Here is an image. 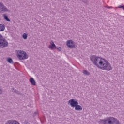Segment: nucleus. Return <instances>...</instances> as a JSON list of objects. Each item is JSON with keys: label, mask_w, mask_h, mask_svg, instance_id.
Returning a JSON list of instances; mask_svg holds the SVG:
<instances>
[{"label": "nucleus", "mask_w": 124, "mask_h": 124, "mask_svg": "<svg viewBox=\"0 0 124 124\" xmlns=\"http://www.w3.org/2000/svg\"><path fill=\"white\" fill-rule=\"evenodd\" d=\"M75 110H76V111H82L83 108L80 105L78 104L75 107Z\"/></svg>", "instance_id": "nucleus-8"}, {"label": "nucleus", "mask_w": 124, "mask_h": 124, "mask_svg": "<svg viewBox=\"0 0 124 124\" xmlns=\"http://www.w3.org/2000/svg\"><path fill=\"white\" fill-rule=\"evenodd\" d=\"M8 46V42L3 38L2 35L0 34V48H5Z\"/></svg>", "instance_id": "nucleus-3"}, {"label": "nucleus", "mask_w": 124, "mask_h": 124, "mask_svg": "<svg viewBox=\"0 0 124 124\" xmlns=\"http://www.w3.org/2000/svg\"><path fill=\"white\" fill-rule=\"evenodd\" d=\"M66 46L68 48H75V44H74L72 40H69L67 41Z\"/></svg>", "instance_id": "nucleus-5"}, {"label": "nucleus", "mask_w": 124, "mask_h": 124, "mask_svg": "<svg viewBox=\"0 0 124 124\" xmlns=\"http://www.w3.org/2000/svg\"><path fill=\"white\" fill-rule=\"evenodd\" d=\"M36 115H37V112H34V113L33 115V117H35V116H36Z\"/></svg>", "instance_id": "nucleus-21"}, {"label": "nucleus", "mask_w": 124, "mask_h": 124, "mask_svg": "<svg viewBox=\"0 0 124 124\" xmlns=\"http://www.w3.org/2000/svg\"><path fill=\"white\" fill-rule=\"evenodd\" d=\"M83 1V2H84V3H87V0H79Z\"/></svg>", "instance_id": "nucleus-20"}, {"label": "nucleus", "mask_w": 124, "mask_h": 124, "mask_svg": "<svg viewBox=\"0 0 124 124\" xmlns=\"http://www.w3.org/2000/svg\"><path fill=\"white\" fill-rule=\"evenodd\" d=\"M83 73L85 75H87V76H89V75H91V73L90 72L88 71L87 70H84L83 71Z\"/></svg>", "instance_id": "nucleus-13"}, {"label": "nucleus", "mask_w": 124, "mask_h": 124, "mask_svg": "<svg viewBox=\"0 0 124 124\" xmlns=\"http://www.w3.org/2000/svg\"><path fill=\"white\" fill-rule=\"evenodd\" d=\"M5 30V25L4 24H0V31H3Z\"/></svg>", "instance_id": "nucleus-11"}, {"label": "nucleus", "mask_w": 124, "mask_h": 124, "mask_svg": "<svg viewBox=\"0 0 124 124\" xmlns=\"http://www.w3.org/2000/svg\"><path fill=\"white\" fill-rule=\"evenodd\" d=\"M78 104H79V103H78V101L77 99H71L68 101V105H70L71 107L74 108Z\"/></svg>", "instance_id": "nucleus-4"}, {"label": "nucleus", "mask_w": 124, "mask_h": 124, "mask_svg": "<svg viewBox=\"0 0 124 124\" xmlns=\"http://www.w3.org/2000/svg\"><path fill=\"white\" fill-rule=\"evenodd\" d=\"M48 48L51 49V50H55V49L57 48L56 45H55V43L54 42H53V41H51L50 45L48 46Z\"/></svg>", "instance_id": "nucleus-6"}, {"label": "nucleus", "mask_w": 124, "mask_h": 124, "mask_svg": "<svg viewBox=\"0 0 124 124\" xmlns=\"http://www.w3.org/2000/svg\"><path fill=\"white\" fill-rule=\"evenodd\" d=\"M14 93H16V94H18V95L21 94V92H20V91H19L16 89L14 90Z\"/></svg>", "instance_id": "nucleus-16"}, {"label": "nucleus", "mask_w": 124, "mask_h": 124, "mask_svg": "<svg viewBox=\"0 0 124 124\" xmlns=\"http://www.w3.org/2000/svg\"><path fill=\"white\" fill-rule=\"evenodd\" d=\"M3 16L4 17V20H6L7 22H10V19L8 18V16L6 15V14H3Z\"/></svg>", "instance_id": "nucleus-12"}, {"label": "nucleus", "mask_w": 124, "mask_h": 124, "mask_svg": "<svg viewBox=\"0 0 124 124\" xmlns=\"http://www.w3.org/2000/svg\"><path fill=\"white\" fill-rule=\"evenodd\" d=\"M90 60L94 65H95L100 69H102V70H107L108 71L112 70L111 64L105 59L101 58V57L96 55H92L90 57Z\"/></svg>", "instance_id": "nucleus-1"}, {"label": "nucleus", "mask_w": 124, "mask_h": 124, "mask_svg": "<svg viewBox=\"0 0 124 124\" xmlns=\"http://www.w3.org/2000/svg\"><path fill=\"white\" fill-rule=\"evenodd\" d=\"M5 124H20V123L15 120H9Z\"/></svg>", "instance_id": "nucleus-7"}, {"label": "nucleus", "mask_w": 124, "mask_h": 124, "mask_svg": "<svg viewBox=\"0 0 124 124\" xmlns=\"http://www.w3.org/2000/svg\"><path fill=\"white\" fill-rule=\"evenodd\" d=\"M22 37L23 39H27V38H28V34H26V33H23Z\"/></svg>", "instance_id": "nucleus-15"}, {"label": "nucleus", "mask_w": 124, "mask_h": 124, "mask_svg": "<svg viewBox=\"0 0 124 124\" xmlns=\"http://www.w3.org/2000/svg\"><path fill=\"white\" fill-rule=\"evenodd\" d=\"M7 11H9V10L7 9L6 7H5V6L4 5L2 9H1L0 12L3 13V12H6Z\"/></svg>", "instance_id": "nucleus-10"}, {"label": "nucleus", "mask_w": 124, "mask_h": 124, "mask_svg": "<svg viewBox=\"0 0 124 124\" xmlns=\"http://www.w3.org/2000/svg\"><path fill=\"white\" fill-rule=\"evenodd\" d=\"M14 88H12V91H14Z\"/></svg>", "instance_id": "nucleus-24"}, {"label": "nucleus", "mask_w": 124, "mask_h": 124, "mask_svg": "<svg viewBox=\"0 0 124 124\" xmlns=\"http://www.w3.org/2000/svg\"><path fill=\"white\" fill-rule=\"evenodd\" d=\"M4 6V5H3V3L0 2V10H1V9H2V7Z\"/></svg>", "instance_id": "nucleus-17"}, {"label": "nucleus", "mask_w": 124, "mask_h": 124, "mask_svg": "<svg viewBox=\"0 0 124 124\" xmlns=\"http://www.w3.org/2000/svg\"><path fill=\"white\" fill-rule=\"evenodd\" d=\"M56 49H57V50H58V51L59 52H61L62 51V48H61V47L58 46V47H56Z\"/></svg>", "instance_id": "nucleus-19"}, {"label": "nucleus", "mask_w": 124, "mask_h": 124, "mask_svg": "<svg viewBox=\"0 0 124 124\" xmlns=\"http://www.w3.org/2000/svg\"><path fill=\"white\" fill-rule=\"evenodd\" d=\"M30 82L33 86H35V85H36V82H35V80H34V79L33 78H30Z\"/></svg>", "instance_id": "nucleus-9"}, {"label": "nucleus", "mask_w": 124, "mask_h": 124, "mask_svg": "<svg viewBox=\"0 0 124 124\" xmlns=\"http://www.w3.org/2000/svg\"><path fill=\"white\" fill-rule=\"evenodd\" d=\"M107 8H112V7H109V6H107L106 7Z\"/></svg>", "instance_id": "nucleus-23"}, {"label": "nucleus", "mask_w": 124, "mask_h": 124, "mask_svg": "<svg viewBox=\"0 0 124 124\" xmlns=\"http://www.w3.org/2000/svg\"><path fill=\"white\" fill-rule=\"evenodd\" d=\"M17 55L19 60H26L28 58V54H27V53H26V52L23 50H19L17 51Z\"/></svg>", "instance_id": "nucleus-2"}, {"label": "nucleus", "mask_w": 124, "mask_h": 124, "mask_svg": "<svg viewBox=\"0 0 124 124\" xmlns=\"http://www.w3.org/2000/svg\"><path fill=\"white\" fill-rule=\"evenodd\" d=\"M118 8H123V10H124V5H120L118 7Z\"/></svg>", "instance_id": "nucleus-18"}, {"label": "nucleus", "mask_w": 124, "mask_h": 124, "mask_svg": "<svg viewBox=\"0 0 124 124\" xmlns=\"http://www.w3.org/2000/svg\"><path fill=\"white\" fill-rule=\"evenodd\" d=\"M7 62H9V63H13V60L12 58L9 57L7 59Z\"/></svg>", "instance_id": "nucleus-14"}, {"label": "nucleus", "mask_w": 124, "mask_h": 124, "mask_svg": "<svg viewBox=\"0 0 124 124\" xmlns=\"http://www.w3.org/2000/svg\"><path fill=\"white\" fill-rule=\"evenodd\" d=\"M2 94V90H1L0 88V94Z\"/></svg>", "instance_id": "nucleus-22"}]
</instances>
